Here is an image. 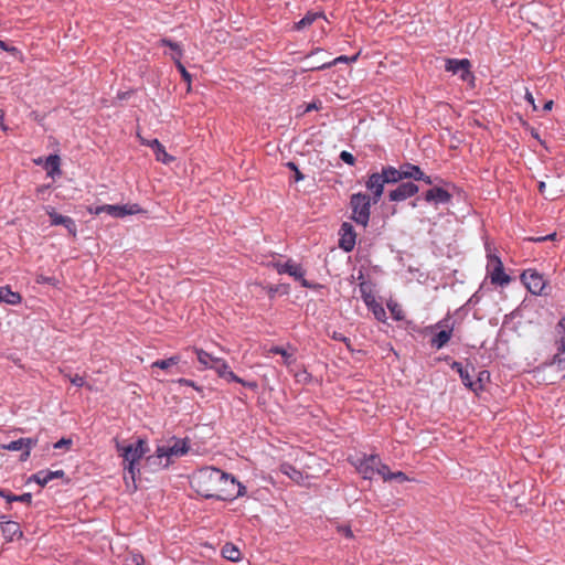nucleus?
Instances as JSON below:
<instances>
[{
  "instance_id": "f257e3e1",
  "label": "nucleus",
  "mask_w": 565,
  "mask_h": 565,
  "mask_svg": "<svg viewBox=\"0 0 565 565\" xmlns=\"http://www.w3.org/2000/svg\"><path fill=\"white\" fill-rule=\"evenodd\" d=\"M236 478L218 468L204 467L198 470L192 479L191 487L204 499L230 501L234 495Z\"/></svg>"
},
{
  "instance_id": "f03ea898",
  "label": "nucleus",
  "mask_w": 565,
  "mask_h": 565,
  "mask_svg": "<svg viewBox=\"0 0 565 565\" xmlns=\"http://www.w3.org/2000/svg\"><path fill=\"white\" fill-rule=\"evenodd\" d=\"M116 448L124 459L125 471H127L130 478L135 480L136 472L139 471L138 463L148 451L147 443L139 438L135 444H129L127 446H121L117 443Z\"/></svg>"
},
{
  "instance_id": "7ed1b4c3",
  "label": "nucleus",
  "mask_w": 565,
  "mask_h": 565,
  "mask_svg": "<svg viewBox=\"0 0 565 565\" xmlns=\"http://www.w3.org/2000/svg\"><path fill=\"white\" fill-rule=\"evenodd\" d=\"M372 204L373 200L364 192L351 194L349 201V207L351 210L350 218L365 228L370 223Z\"/></svg>"
},
{
  "instance_id": "20e7f679",
  "label": "nucleus",
  "mask_w": 565,
  "mask_h": 565,
  "mask_svg": "<svg viewBox=\"0 0 565 565\" xmlns=\"http://www.w3.org/2000/svg\"><path fill=\"white\" fill-rule=\"evenodd\" d=\"M188 451L189 445L186 439H175L171 446H159L156 451V457H149L148 461L158 459L160 461L159 465L162 468H167L170 463L171 457H181L188 454Z\"/></svg>"
},
{
  "instance_id": "39448f33",
  "label": "nucleus",
  "mask_w": 565,
  "mask_h": 565,
  "mask_svg": "<svg viewBox=\"0 0 565 565\" xmlns=\"http://www.w3.org/2000/svg\"><path fill=\"white\" fill-rule=\"evenodd\" d=\"M487 274L493 285L505 286L511 281V277L504 271L501 258L489 248L487 254Z\"/></svg>"
},
{
  "instance_id": "423d86ee",
  "label": "nucleus",
  "mask_w": 565,
  "mask_h": 565,
  "mask_svg": "<svg viewBox=\"0 0 565 565\" xmlns=\"http://www.w3.org/2000/svg\"><path fill=\"white\" fill-rule=\"evenodd\" d=\"M274 268L279 275L287 274L295 280L299 281L303 288L317 289L318 284L311 282L305 278L306 270L300 264L295 263L292 259H288L286 263H274Z\"/></svg>"
},
{
  "instance_id": "0eeeda50",
  "label": "nucleus",
  "mask_w": 565,
  "mask_h": 565,
  "mask_svg": "<svg viewBox=\"0 0 565 565\" xmlns=\"http://www.w3.org/2000/svg\"><path fill=\"white\" fill-rule=\"evenodd\" d=\"M210 369L214 370L216 374L225 380L226 382H235L238 383L245 387H248L250 390H256L258 387L257 382L255 381H245L244 379L237 376L230 367L228 363L222 359L217 358L215 360H212V363L210 365Z\"/></svg>"
},
{
  "instance_id": "6e6552de",
  "label": "nucleus",
  "mask_w": 565,
  "mask_h": 565,
  "mask_svg": "<svg viewBox=\"0 0 565 565\" xmlns=\"http://www.w3.org/2000/svg\"><path fill=\"white\" fill-rule=\"evenodd\" d=\"M521 280L527 288V290L532 295H542L543 289L545 288V280L543 278V275H541L535 269H526L521 275Z\"/></svg>"
},
{
  "instance_id": "1a4fd4ad",
  "label": "nucleus",
  "mask_w": 565,
  "mask_h": 565,
  "mask_svg": "<svg viewBox=\"0 0 565 565\" xmlns=\"http://www.w3.org/2000/svg\"><path fill=\"white\" fill-rule=\"evenodd\" d=\"M418 191V185L413 181L401 182L395 189L388 191L387 198L391 202H403L414 196Z\"/></svg>"
},
{
  "instance_id": "9d476101",
  "label": "nucleus",
  "mask_w": 565,
  "mask_h": 565,
  "mask_svg": "<svg viewBox=\"0 0 565 565\" xmlns=\"http://www.w3.org/2000/svg\"><path fill=\"white\" fill-rule=\"evenodd\" d=\"M450 316L449 313L437 322L436 327L438 328H446L444 330H440L437 332L430 340V345L437 350L444 348L449 340L451 339L452 331H454V323L449 324Z\"/></svg>"
},
{
  "instance_id": "9b49d317",
  "label": "nucleus",
  "mask_w": 565,
  "mask_h": 565,
  "mask_svg": "<svg viewBox=\"0 0 565 565\" xmlns=\"http://www.w3.org/2000/svg\"><path fill=\"white\" fill-rule=\"evenodd\" d=\"M471 63L468 58H447L445 70L452 74H458L460 79L468 81L473 79L475 76L470 71Z\"/></svg>"
},
{
  "instance_id": "f8f14e48",
  "label": "nucleus",
  "mask_w": 565,
  "mask_h": 565,
  "mask_svg": "<svg viewBox=\"0 0 565 565\" xmlns=\"http://www.w3.org/2000/svg\"><path fill=\"white\" fill-rule=\"evenodd\" d=\"M36 445V438H19L2 445V448L9 451H21L20 461H26L30 457L32 448H34Z\"/></svg>"
},
{
  "instance_id": "ddd939ff",
  "label": "nucleus",
  "mask_w": 565,
  "mask_h": 565,
  "mask_svg": "<svg viewBox=\"0 0 565 565\" xmlns=\"http://www.w3.org/2000/svg\"><path fill=\"white\" fill-rule=\"evenodd\" d=\"M379 463V455H364L363 458L358 460L356 470L364 479L372 480L376 476Z\"/></svg>"
},
{
  "instance_id": "4468645a",
  "label": "nucleus",
  "mask_w": 565,
  "mask_h": 565,
  "mask_svg": "<svg viewBox=\"0 0 565 565\" xmlns=\"http://www.w3.org/2000/svg\"><path fill=\"white\" fill-rule=\"evenodd\" d=\"M385 185L386 183L380 172L369 174L365 181V188L370 192L369 195L373 200V204H377L381 201Z\"/></svg>"
},
{
  "instance_id": "2eb2a0df",
  "label": "nucleus",
  "mask_w": 565,
  "mask_h": 565,
  "mask_svg": "<svg viewBox=\"0 0 565 565\" xmlns=\"http://www.w3.org/2000/svg\"><path fill=\"white\" fill-rule=\"evenodd\" d=\"M45 212L50 217L51 225H62L73 237L77 235V225L72 217L58 214L52 206H45Z\"/></svg>"
},
{
  "instance_id": "dca6fc26",
  "label": "nucleus",
  "mask_w": 565,
  "mask_h": 565,
  "mask_svg": "<svg viewBox=\"0 0 565 565\" xmlns=\"http://www.w3.org/2000/svg\"><path fill=\"white\" fill-rule=\"evenodd\" d=\"M339 235L340 248H342L347 253L352 252L354 249L356 242V233L354 231L353 225L349 222H343L340 226Z\"/></svg>"
},
{
  "instance_id": "f3484780",
  "label": "nucleus",
  "mask_w": 565,
  "mask_h": 565,
  "mask_svg": "<svg viewBox=\"0 0 565 565\" xmlns=\"http://www.w3.org/2000/svg\"><path fill=\"white\" fill-rule=\"evenodd\" d=\"M399 168L403 180L423 181L428 185L434 183L431 177L425 174L419 166L406 162L401 164Z\"/></svg>"
},
{
  "instance_id": "a211bd4d",
  "label": "nucleus",
  "mask_w": 565,
  "mask_h": 565,
  "mask_svg": "<svg viewBox=\"0 0 565 565\" xmlns=\"http://www.w3.org/2000/svg\"><path fill=\"white\" fill-rule=\"evenodd\" d=\"M423 199L428 203H433L435 206L439 204L446 205L451 202L452 194L444 188L433 186L423 193Z\"/></svg>"
},
{
  "instance_id": "6ab92c4d",
  "label": "nucleus",
  "mask_w": 565,
  "mask_h": 565,
  "mask_svg": "<svg viewBox=\"0 0 565 565\" xmlns=\"http://www.w3.org/2000/svg\"><path fill=\"white\" fill-rule=\"evenodd\" d=\"M564 353H557L553 356L552 361L543 364V370L555 373L551 383L565 379V356Z\"/></svg>"
},
{
  "instance_id": "aec40b11",
  "label": "nucleus",
  "mask_w": 565,
  "mask_h": 565,
  "mask_svg": "<svg viewBox=\"0 0 565 565\" xmlns=\"http://www.w3.org/2000/svg\"><path fill=\"white\" fill-rule=\"evenodd\" d=\"M62 478H65V472L62 469L55 471L43 469L31 475L28 479V482H36L41 487H45L50 481Z\"/></svg>"
},
{
  "instance_id": "412c9836",
  "label": "nucleus",
  "mask_w": 565,
  "mask_h": 565,
  "mask_svg": "<svg viewBox=\"0 0 565 565\" xmlns=\"http://www.w3.org/2000/svg\"><path fill=\"white\" fill-rule=\"evenodd\" d=\"M0 526L2 535L4 536L7 542H12L15 539H22L23 532L20 527V524L15 521L10 520H0Z\"/></svg>"
},
{
  "instance_id": "4be33fe9",
  "label": "nucleus",
  "mask_w": 565,
  "mask_h": 565,
  "mask_svg": "<svg viewBox=\"0 0 565 565\" xmlns=\"http://www.w3.org/2000/svg\"><path fill=\"white\" fill-rule=\"evenodd\" d=\"M108 210H109V215L113 217H116V218H121L127 215H134V214H139V213L146 212L139 206V204H136V203L124 204V205L111 204V206H108Z\"/></svg>"
},
{
  "instance_id": "5701e85b",
  "label": "nucleus",
  "mask_w": 565,
  "mask_h": 565,
  "mask_svg": "<svg viewBox=\"0 0 565 565\" xmlns=\"http://www.w3.org/2000/svg\"><path fill=\"white\" fill-rule=\"evenodd\" d=\"M450 367L451 370L456 371L459 374V377L466 387H468L472 392H479L480 385L477 383H472L470 373L467 367H463L462 364L457 361H452Z\"/></svg>"
},
{
  "instance_id": "b1692460",
  "label": "nucleus",
  "mask_w": 565,
  "mask_h": 565,
  "mask_svg": "<svg viewBox=\"0 0 565 565\" xmlns=\"http://www.w3.org/2000/svg\"><path fill=\"white\" fill-rule=\"evenodd\" d=\"M364 305L367 309L373 313L374 318L380 322L386 321V311L384 307L376 301L375 296H366L364 297Z\"/></svg>"
},
{
  "instance_id": "393cba45",
  "label": "nucleus",
  "mask_w": 565,
  "mask_h": 565,
  "mask_svg": "<svg viewBox=\"0 0 565 565\" xmlns=\"http://www.w3.org/2000/svg\"><path fill=\"white\" fill-rule=\"evenodd\" d=\"M380 174L382 175L386 184H396L403 181L401 168L397 169L393 166H384L382 167Z\"/></svg>"
},
{
  "instance_id": "a878e982",
  "label": "nucleus",
  "mask_w": 565,
  "mask_h": 565,
  "mask_svg": "<svg viewBox=\"0 0 565 565\" xmlns=\"http://www.w3.org/2000/svg\"><path fill=\"white\" fill-rule=\"evenodd\" d=\"M0 302H4L7 305L17 306L22 302V296L12 291L10 286H1L0 287Z\"/></svg>"
},
{
  "instance_id": "bb28decb",
  "label": "nucleus",
  "mask_w": 565,
  "mask_h": 565,
  "mask_svg": "<svg viewBox=\"0 0 565 565\" xmlns=\"http://www.w3.org/2000/svg\"><path fill=\"white\" fill-rule=\"evenodd\" d=\"M555 347L559 353H565V317H562L554 330Z\"/></svg>"
},
{
  "instance_id": "cd10ccee",
  "label": "nucleus",
  "mask_w": 565,
  "mask_h": 565,
  "mask_svg": "<svg viewBox=\"0 0 565 565\" xmlns=\"http://www.w3.org/2000/svg\"><path fill=\"white\" fill-rule=\"evenodd\" d=\"M359 53L358 54H354L352 56H347V55H340L338 57H335L334 60L330 61V62H326V63H322L320 65H311L308 70L310 71H321V70H327V68H330L331 66H334L339 63H353L358 60L359 57Z\"/></svg>"
},
{
  "instance_id": "c85d7f7f",
  "label": "nucleus",
  "mask_w": 565,
  "mask_h": 565,
  "mask_svg": "<svg viewBox=\"0 0 565 565\" xmlns=\"http://www.w3.org/2000/svg\"><path fill=\"white\" fill-rule=\"evenodd\" d=\"M0 498L6 499L8 503L12 502H21L25 504H31L32 502V493L25 492L20 495L13 494L11 491L7 489L0 488Z\"/></svg>"
},
{
  "instance_id": "c756f323",
  "label": "nucleus",
  "mask_w": 565,
  "mask_h": 565,
  "mask_svg": "<svg viewBox=\"0 0 565 565\" xmlns=\"http://www.w3.org/2000/svg\"><path fill=\"white\" fill-rule=\"evenodd\" d=\"M45 169L47 171L49 177L53 179L55 177H60L62 174L60 156L50 154L45 160Z\"/></svg>"
},
{
  "instance_id": "7c9ffc66",
  "label": "nucleus",
  "mask_w": 565,
  "mask_h": 565,
  "mask_svg": "<svg viewBox=\"0 0 565 565\" xmlns=\"http://www.w3.org/2000/svg\"><path fill=\"white\" fill-rule=\"evenodd\" d=\"M160 46H168L171 49L172 53L170 57L173 62L182 60L183 50L178 42L172 41L171 39L163 38L159 41Z\"/></svg>"
},
{
  "instance_id": "2f4dec72",
  "label": "nucleus",
  "mask_w": 565,
  "mask_h": 565,
  "mask_svg": "<svg viewBox=\"0 0 565 565\" xmlns=\"http://www.w3.org/2000/svg\"><path fill=\"white\" fill-rule=\"evenodd\" d=\"M324 18L323 12L308 11L302 19L295 24V30L300 31L310 26L317 19Z\"/></svg>"
},
{
  "instance_id": "473e14b6",
  "label": "nucleus",
  "mask_w": 565,
  "mask_h": 565,
  "mask_svg": "<svg viewBox=\"0 0 565 565\" xmlns=\"http://www.w3.org/2000/svg\"><path fill=\"white\" fill-rule=\"evenodd\" d=\"M221 553H222V556L225 559L231 561V562H238L241 559V556H242V553L238 550V547H236L232 543L224 544V546L222 547Z\"/></svg>"
},
{
  "instance_id": "72a5a7b5",
  "label": "nucleus",
  "mask_w": 565,
  "mask_h": 565,
  "mask_svg": "<svg viewBox=\"0 0 565 565\" xmlns=\"http://www.w3.org/2000/svg\"><path fill=\"white\" fill-rule=\"evenodd\" d=\"M181 361L180 355H172L168 359L157 360L151 364V367H158L161 370H169L171 366L178 365Z\"/></svg>"
},
{
  "instance_id": "f704fd0d",
  "label": "nucleus",
  "mask_w": 565,
  "mask_h": 565,
  "mask_svg": "<svg viewBox=\"0 0 565 565\" xmlns=\"http://www.w3.org/2000/svg\"><path fill=\"white\" fill-rule=\"evenodd\" d=\"M280 471L296 482H300V480H302V473L290 463H282L280 466Z\"/></svg>"
},
{
  "instance_id": "c9c22d12",
  "label": "nucleus",
  "mask_w": 565,
  "mask_h": 565,
  "mask_svg": "<svg viewBox=\"0 0 565 565\" xmlns=\"http://www.w3.org/2000/svg\"><path fill=\"white\" fill-rule=\"evenodd\" d=\"M194 352L196 354L198 361L200 364H202L205 369H210V365L212 363V360H215L216 358L211 355L210 353L205 352L202 349H194Z\"/></svg>"
},
{
  "instance_id": "e433bc0d",
  "label": "nucleus",
  "mask_w": 565,
  "mask_h": 565,
  "mask_svg": "<svg viewBox=\"0 0 565 565\" xmlns=\"http://www.w3.org/2000/svg\"><path fill=\"white\" fill-rule=\"evenodd\" d=\"M387 308L392 315V318L395 320V321H402L404 320L405 318V315H404V311L402 309V307L397 303V302H394V301H391L387 303Z\"/></svg>"
},
{
  "instance_id": "4c0bfd02",
  "label": "nucleus",
  "mask_w": 565,
  "mask_h": 565,
  "mask_svg": "<svg viewBox=\"0 0 565 565\" xmlns=\"http://www.w3.org/2000/svg\"><path fill=\"white\" fill-rule=\"evenodd\" d=\"M273 354H279L284 359L286 365H290L294 361L292 354L288 353L282 347L274 345L269 349Z\"/></svg>"
},
{
  "instance_id": "58836bf2",
  "label": "nucleus",
  "mask_w": 565,
  "mask_h": 565,
  "mask_svg": "<svg viewBox=\"0 0 565 565\" xmlns=\"http://www.w3.org/2000/svg\"><path fill=\"white\" fill-rule=\"evenodd\" d=\"M154 156H156V159L164 164H169L171 163L173 160H174V157L169 154L167 151H166V148L164 146L162 145L159 149H157L156 151H153Z\"/></svg>"
},
{
  "instance_id": "ea45409f",
  "label": "nucleus",
  "mask_w": 565,
  "mask_h": 565,
  "mask_svg": "<svg viewBox=\"0 0 565 565\" xmlns=\"http://www.w3.org/2000/svg\"><path fill=\"white\" fill-rule=\"evenodd\" d=\"M393 473L394 472H391L388 466L383 463L382 460L380 459V463H379V467L376 470V476L382 477V479L384 481H391V477H388V476H392Z\"/></svg>"
},
{
  "instance_id": "a19ab883",
  "label": "nucleus",
  "mask_w": 565,
  "mask_h": 565,
  "mask_svg": "<svg viewBox=\"0 0 565 565\" xmlns=\"http://www.w3.org/2000/svg\"><path fill=\"white\" fill-rule=\"evenodd\" d=\"M175 64V67L177 70L180 72L181 74V77L184 82L188 83L189 87L191 86V81H192V76L191 74L186 71L185 66L182 64L181 60L180 61H177L174 62Z\"/></svg>"
},
{
  "instance_id": "79ce46f5",
  "label": "nucleus",
  "mask_w": 565,
  "mask_h": 565,
  "mask_svg": "<svg viewBox=\"0 0 565 565\" xmlns=\"http://www.w3.org/2000/svg\"><path fill=\"white\" fill-rule=\"evenodd\" d=\"M35 281H36V284H40V285H52V286H56L58 282L54 276H45L43 274L36 275Z\"/></svg>"
},
{
  "instance_id": "37998d69",
  "label": "nucleus",
  "mask_w": 565,
  "mask_h": 565,
  "mask_svg": "<svg viewBox=\"0 0 565 565\" xmlns=\"http://www.w3.org/2000/svg\"><path fill=\"white\" fill-rule=\"evenodd\" d=\"M286 167L294 171V181L299 182L305 179V174L298 169V166L294 161H289L286 163Z\"/></svg>"
},
{
  "instance_id": "c03bdc74",
  "label": "nucleus",
  "mask_w": 565,
  "mask_h": 565,
  "mask_svg": "<svg viewBox=\"0 0 565 565\" xmlns=\"http://www.w3.org/2000/svg\"><path fill=\"white\" fill-rule=\"evenodd\" d=\"M235 483V490H232V493L234 495L231 497L230 501H233L239 497H244L247 492L246 487L243 483H241L237 479Z\"/></svg>"
},
{
  "instance_id": "a18cd8bd",
  "label": "nucleus",
  "mask_w": 565,
  "mask_h": 565,
  "mask_svg": "<svg viewBox=\"0 0 565 565\" xmlns=\"http://www.w3.org/2000/svg\"><path fill=\"white\" fill-rule=\"evenodd\" d=\"M278 292L287 294V287L284 285H271L267 288V294L273 299Z\"/></svg>"
},
{
  "instance_id": "49530a36",
  "label": "nucleus",
  "mask_w": 565,
  "mask_h": 565,
  "mask_svg": "<svg viewBox=\"0 0 565 565\" xmlns=\"http://www.w3.org/2000/svg\"><path fill=\"white\" fill-rule=\"evenodd\" d=\"M340 159L349 166H354L356 161L355 157L347 150L340 152Z\"/></svg>"
},
{
  "instance_id": "de8ad7c7",
  "label": "nucleus",
  "mask_w": 565,
  "mask_h": 565,
  "mask_svg": "<svg viewBox=\"0 0 565 565\" xmlns=\"http://www.w3.org/2000/svg\"><path fill=\"white\" fill-rule=\"evenodd\" d=\"M330 338L334 341H339V342H343L345 343V345L349 348L350 347V339L348 337H345L343 333L341 332H338V331H333L332 333L329 334Z\"/></svg>"
},
{
  "instance_id": "09e8293b",
  "label": "nucleus",
  "mask_w": 565,
  "mask_h": 565,
  "mask_svg": "<svg viewBox=\"0 0 565 565\" xmlns=\"http://www.w3.org/2000/svg\"><path fill=\"white\" fill-rule=\"evenodd\" d=\"M359 287H360L361 298L363 301H364V297L373 296V292H372V289H371V286L369 282L362 281Z\"/></svg>"
},
{
  "instance_id": "8fccbe9b",
  "label": "nucleus",
  "mask_w": 565,
  "mask_h": 565,
  "mask_svg": "<svg viewBox=\"0 0 565 565\" xmlns=\"http://www.w3.org/2000/svg\"><path fill=\"white\" fill-rule=\"evenodd\" d=\"M490 377V373L488 371H481L479 372L478 379L476 381H472V383H477L480 385L479 391L483 390V381L488 380Z\"/></svg>"
},
{
  "instance_id": "3c124183",
  "label": "nucleus",
  "mask_w": 565,
  "mask_h": 565,
  "mask_svg": "<svg viewBox=\"0 0 565 565\" xmlns=\"http://www.w3.org/2000/svg\"><path fill=\"white\" fill-rule=\"evenodd\" d=\"M391 477V480H395L398 483H403L409 480V478L403 471H396Z\"/></svg>"
},
{
  "instance_id": "603ef678",
  "label": "nucleus",
  "mask_w": 565,
  "mask_h": 565,
  "mask_svg": "<svg viewBox=\"0 0 565 565\" xmlns=\"http://www.w3.org/2000/svg\"><path fill=\"white\" fill-rule=\"evenodd\" d=\"M72 443L73 441L70 438H61L53 445V447L54 449L68 448L72 445Z\"/></svg>"
},
{
  "instance_id": "864d4df0",
  "label": "nucleus",
  "mask_w": 565,
  "mask_h": 565,
  "mask_svg": "<svg viewBox=\"0 0 565 565\" xmlns=\"http://www.w3.org/2000/svg\"><path fill=\"white\" fill-rule=\"evenodd\" d=\"M70 381L74 386H77V387H82L85 384V379L78 374L71 376Z\"/></svg>"
},
{
  "instance_id": "5fc2aeb1",
  "label": "nucleus",
  "mask_w": 565,
  "mask_h": 565,
  "mask_svg": "<svg viewBox=\"0 0 565 565\" xmlns=\"http://www.w3.org/2000/svg\"><path fill=\"white\" fill-rule=\"evenodd\" d=\"M178 383H179L180 385L191 386V387L195 388V390H196V391H199V392H201V391H202V390H201V387H199V386L195 384V382H194V381L189 380V379L181 377V379H179V380H178Z\"/></svg>"
},
{
  "instance_id": "6e6d98bb",
  "label": "nucleus",
  "mask_w": 565,
  "mask_h": 565,
  "mask_svg": "<svg viewBox=\"0 0 565 565\" xmlns=\"http://www.w3.org/2000/svg\"><path fill=\"white\" fill-rule=\"evenodd\" d=\"M108 206H111V204H104V205L96 206L94 211L89 210V212L94 213L96 215H99L102 213H107L109 215Z\"/></svg>"
},
{
  "instance_id": "4d7b16f0",
  "label": "nucleus",
  "mask_w": 565,
  "mask_h": 565,
  "mask_svg": "<svg viewBox=\"0 0 565 565\" xmlns=\"http://www.w3.org/2000/svg\"><path fill=\"white\" fill-rule=\"evenodd\" d=\"M162 146V143L158 140V139H153L149 142V147L156 151L157 149H159L160 147Z\"/></svg>"
},
{
  "instance_id": "13d9d810",
  "label": "nucleus",
  "mask_w": 565,
  "mask_h": 565,
  "mask_svg": "<svg viewBox=\"0 0 565 565\" xmlns=\"http://www.w3.org/2000/svg\"><path fill=\"white\" fill-rule=\"evenodd\" d=\"M525 99L533 106L534 109H536L534 97L531 92L526 90L525 93Z\"/></svg>"
},
{
  "instance_id": "bf43d9fd",
  "label": "nucleus",
  "mask_w": 565,
  "mask_h": 565,
  "mask_svg": "<svg viewBox=\"0 0 565 565\" xmlns=\"http://www.w3.org/2000/svg\"><path fill=\"white\" fill-rule=\"evenodd\" d=\"M131 95V92H118L117 94V98L120 99V100H125V99H128Z\"/></svg>"
},
{
  "instance_id": "052dcab7",
  "label": "nucleus",
  "mask_w": 565,
  "mask_h": 565,
  "mask_svg": "<svg viewBox=\"0 0 565 565\" xmlns=\"http://www.w3.org/2000/svg\"><path fill=\"white\" fill-rule=\"evenodd\" d=\"M525 241L532 242V243H543V242H545V236L527 237V238H525Z\"/></svg>"
},
{
  "instance_id": "680f3d73",
  "label": "nucleus",
  "mask_w": 565,
  "mask_h": 565,
  "mask_svg": "<svg viewBox=\"0 0 565 565\" xmlns=\"http://www.w3.org/2000/svg\"><path fill=\"white\" fill-rule=\"evenodd\" d=\"M0 49L7 52L15 51V47H10L4 41L0 40Z\"/></svg>"
},
{
  "instance_id": "e2e57ef3",
  "label": "nucleus",
  "mask_w": 565,
  "mask_h": 565,
  "mask_svg": "<svg viewBox=\"0 0 565 565\" xmlns=\"http://www.w3.org/2000/svg\"><path fill=\"white\" fill-rule=\"evenodd\" d=\"M553 105H554V102H553L552 99H551V100L545 102V104H544V106H543V110H544V111H550V110H552Z\"/></svg>"
},
{
  "instance_id": "0e129e2a",
  "label": "nucleus",
  "mask_w": 565,
  "mask_h": 565,
  "mask_svg": "<svg viewBox=\"0 0 565 565\" xmlns=\"http://www.w3.org/2000/svg\"><path fill=\"white\" fill-rule=\"evenodd\" d=\"M134 562L136 563V565H143V557H142V555H140V554L135 555L134 556Z\"/></svg>"
},
{
  "instance_id": "69168bd1",
  "label": "nucleus",
  "mask_w": 565,
  "mask_h": 565,
  "mask_svg": "<svg viewBox=\"0 0 565 565\" xmlns=\"http://www.w3.org/2000/svg\"><path fill=\"white\" fill-rule=\"evenodd\" d=\"M537 188H539L540 194L543 195L545 193L546 183L544 181H540Z\"/></svg>"
},
{
  "instance_id": "338daca9",
  "label": "nucleus",
  "mask_w": 565,
  "mask_h": 565,
  "mask_svg": "<svg viewBox=\"0 0 565 565\" xmlns=\"http://www.w3.org/2000/svg\"><path fill=\"white\" fill-rule=\"evenodd\" d=\"M556 237H557V233H556V232H553V233H551V234H548V235H545V242H546V241H555V239H556Z\"/></svg>"
},
{
  "instance_id": "774afa93",
  "label": "nucleus",
  "mask_w": 565,
  "mask_h": 565,
  "mask_svg": "<svg viewBox=\"0 0 565 565\" xmlns=\"http://www.w3.org/2000/svg\"><path fill=\"white\" fill-rule=\"evenodd\" d=\"M49 189H50V185H41L36 189V192H38V194H42Z\"/></svg>"
}]
</instances>
